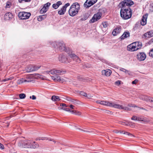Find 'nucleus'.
<instances>
[{
	"label": "nucleus",
	"instance_id": "nucleus-14",
	"mask_svg": "<svg viewBox=\"0 0 153 153\" xmlns=\"http://www.w3.org/2000/svg\"><path fill=\"white\" fill-rule=\"evenodd\" d=\"M70 8H72L74 10H77L78 11L80 9L79 4L77 2L73 3Z\"/></svg>",
	"mask_w": 153,
	"mask_h": 153
},
{
	"label": "nucleus",
	"instance_id": "nucleus-6",
	"mask_svg": "<svg viewBox=\"0 0 153 153\" xmlns=\"http://www.w3.org/2000/svg\"><path fill=\"white\" fill-rule=\"evenodd\" d=\"M96 102L102 105L108 106L110 107H112L114 108V105H115V104L114 103L108 101H101L99 100L96 101Z\"/></svg>",
	"mask_w": 153,
	"mask_h": 153
},
{
	"label": "nucleus",
	"instance_id": "nucleus-1",
	"mask_svg": "<svg viewBox=\"0 0 153 153\" xmlns=\"http://www.w3.org/2000/svg\"><path fill=\"white\" fill-rule=\"evenodd\" d=\"M49 74L55 75V76H52V79L54 80H61L59 76L57 75H61L65 74L66 72L65 71H63L62 70H56L53 69V70L48 72Z\"/></svg>",
	"mask_w": 153,
	"mask_h": 153
},
{
	"label": "nucleus",
	"instance_id": "nucleus-35",
	"mask_svg": "<svg viewBox=\"0 0 153 153\" xmlns=\"http://www.w3.org/2000/svg\"><path fill=\"white\" fill-rule=\"evenodd\" d=\"M19 98L21 99H23L25 98L26 97V95L23 93L20 94L19 95Z\"/></svg>",
	"mask_w": 153,
	"mask_h": 153
},
{
	"label": "nucleus",
	"instance_id": "nucleus-30",
	"mask_svg": "<svg viewBox=\"0 0 153 153\" xmlns=\"http://www.w3.org/2000/svg\"><path fill=\"white\" fill-rule=\"evenodd\" d=\"M147 33L149 34L148 37H150L153 36V30H152L147 31Z\"/></svg>",
	"mask_w": 153,
	"mask_h": 153
},
{
	"label": "nucleus",
	"instance_id": "nucleus-58",
	"mask_svg": "<svg viewBox=\"0 0 153 153\" xmlns=\"http://www.w3.org/2000/svg\"><path fill=\"white\" fill-rule=\"evenodd\" d=\"M72 99H71V98L69 97H66V100L68 101L71 102V101L72 100Z\"/></svg>",
	"mask_w": 153,
	"mask_h": 153
},
{
	"label": "nucleus",
	"instance_id": "nucleus-23",
	"mask_svg": "<svg viewBox=\"0 0 153 153\" xmlns=\"http://www.w3.org/2000/svg\"><path fill=\"white\" fill-rule=\"evenodd\" d=\"M51 100L54 101H58L60 100L59 96L55 95H53L52 97Z\"/></svg>",
	"mask_w": 153,
	"mask_h": 153
},
{
	"label": "nucleus",
	"instance_id": "nucleus-33",
	"mask_svg": "<svg viewBox=\"0 0 153 153\" xmlns=\"http://www.w3.org/2000/svg\"><path fill=\"white\" fill-rule=\"evenodd\" d=\"M88 18V15L85 14L83 16V17L81 19V20L82 21H85V20H86Z\"/></svg>",
	"mask_w": 153,
	"mask_h": 153
},
{
	"label": "nucleus",
	"instance_id": "nucleus-42",
	"mask_svg": "<svg viewBox=\"0 0 153 153\" xmlns=\"http://www.w3.org/2000/svg\"><path fill=\"white\" fill-rule=\"evenodd\" d=\"M102 25L104 28H106L108 26V23L106 22H104L102 23Z\"/></svg>",
	"mask_w": 153,
	"mask_h": 153
},
{
	"label": "nucleus",
	"instance_id": "nucleus-22",
	"mask_svg": "<svg viewBox=\"0 0 153 153\" xmlns=\"http://www.w3.org/2000/svg\"><path fill=\"white\" fill-rule=\"evenodd\" d=\"M59 61L62 63L66 62L67 61V58L66 56H62L61 57L59 56Z\"/></svg>",
	"mask_w": 153,
	"mask_h": 153
},
{
	"label": "nucleus",
	"instance_id": "nucleus-11",
	"mask_svg": "<svg viewBox=\"0 0 153 153\" xmlns=\"http://www.w3.org/2000/svg\"><path fill=\"white\" fill-rule=\"evenodd\" d=\"M134 43H132L128 45L127 46V49L131 51H137L138 49V48H136V46L134 45Z\"/></svg>",
	"mask_w": 153,
	"mask_h": 153
},
{
	"label": "nucleus",
	"instance_id": "nucleus-12",
	"mask_svg": "<svg viewBox=\"0 0 153 153\" xmlns=\"http://www.w3.org/2000/svg\"><path fill=\"white\" fill-rule=\"evenodd\" d=\"M69 56L71 58L73 59L74 61H75L77 63H79L80 60L79 58L76 55L73 53L69 54Z\"/></svg>",
	"mask_w": 153,
	"mask_h": 153
},
{
	"label": "nucleus",
	"instance_id": "nucleus-63",
	"mask_svg": "<svg viewBox=\"0 0 153 153\" xmlns=\"http://www.w3.org/2000/svg\"><path fill=\"white\" fill-rule=\"evenodd\" d=\"M61 106H62L63 107H67V106L66 104H64V103H62V104H61Z\"/></svg>",
	"mask_w": 153,
	"mask_h": 153
},
{
	"label": "nucleus",
	"instance_id": "nucleus-5",
	"mask_svg": "<svg viewBox=\"0 0 153 153\" xmlns=\"http://www.w3.org/2000/svg\"><path fill=\"white\" fill-rule=\"evenodd\" d=\"M31 15L30 13L25 12H20L19 13L18 16L21 19H28Z\"/></svg>",
	"mask_w": 153,
	"mask_h": 153
},
{
	"label": "nucleus",
	"instance_id": "nucleus-43",
	"mask_svg": "<svg viewBox=\"0 0 153 153\" xmlns=\"http://www.w3.org/2000/svg\"><path fill=\"white\" fill-rule=\"evenodd\" d=\"M147 97L146 99H148V100L150 102H153V98H151L150 97Z\"/></svg>",
	"mask_w": 153,
	"mask_h": 153
},
{
	"label": "nucleus",
	"instance_id": "nucleus-20",
	"mask_svg": "<svg viewBox=\"0 0 153 153\" xmlns=\"http://www.w3.org/2000/svg\"><path fill=\"white\" fill-rule=\"evenodd\" d=\"M12 14L10 12H7L6 13L4 16V18L7 20H10L13 17Z\"/></svg>",
	"mask_w": 153,
	"mask_h": 153
},
{
	"label": "nucleus",
	"instance_id": "nucleus-32",
	"mask_svg": "<svg viewBox=\"0 0 153 153\" xmlns=\"http://www.w3.org/2000/svg\"><path fill=\"white\" fill-rule=\"evenodd\" d=\"M120 70L121 71H123V72H124L126 74H128L129 75L130 74L129 73V72L128 70H126L123 68H121L120 69Z\"/></svg>",
	"mask_w": 153,
	"mask_h": 153
},
{
	"label": "nucleus",
	"instance_id": "nucleus-47",
	"mask_svg": "<svg viewBox=\"0 0 153 153\" xmlns=\"http://www.w3.org/2000/svg\"><path fill=\"white\" fill-rule=\"evenodd\" d=\"M52 7L54 9H56L58 8V7L57 6L56 4H53Z\"/></svg>",
	"mask_w": 153,
	"mask_h": 153
},
{
	"label": "nucleus",
	"instance_id": "nucleus-62",
	"mask_svg": "<svg viewBox=\"0 0 153 153\" xmlns=\"http://www.w3.org/2000/svg\"><path fill=\"white\" fill-rule=\"evenodd\" d=\"M49 139H49L47 137H42V138L41 139V140H49Z\"/></svg>",
	"mask_w": 153,
	"mask_h": 153
},
{
	"label": "nucleus",
	"instance_id": "nucleus-17",
	"mask_svg": "<svg viewBox=\"0 0 153 153\" xmlns=\"http://www.w3.org/2000/svg\"><path fill=\"white\" fill-rule=\"evenodd\" d=\"M121 27L120 26L117 27L115 29L112 33L113 35L115 36L117 35L118 33H120L121 30Z\"/></svg>",
	"mask_w": 153,
	"mask_h": 153
},
{
	"label": "nucleus",
	"instance_id": "nucleus-31",
	"mask_svg": "<svg viewBox=\"0 0 153 153\" xmlns=\"http://www.w3.org/2000/svg\"><path fill=\"white\" fill-rule=\"evenodd\" d=\"M101 14L100 13H97L96 14H95L94 16H95V18H96V19H97V21L101 17Z\"/></svg>",
	"mask_w": 153,
	"mask_h": 153
},
{
	"label": "nucleus",
	"instance_id": "nucleus-7",
	"mask_svg": "<svg viewBox=\"0 0 153 153\" xmlns=\"http://www.w3.org/2000/svg\"><path fill=\"white\" fill-rule=\"evenodd\" d=\"M97 0H86L84 4V6L86 8H88L93 5Z\"/></svg>",
	"mask_w": 153,
	"mask_h": 153
},
{
	"label": "nucleus",
	"instance_id": "nucleus-60",
	"mask_svg": "<svg viewBox=\"0 0 153 153\" xmlns=\"http://www.w3.org/2000/svg\"><path fill=\"white\" fill-rule=\"evenodd\" d=\"M143 36L145 37L146 38L147 37H148V36H149V34H148L147 33V32L145 33L143 35Z\"/></svg>",
	"mask_w": 153,
	"mask_h": 153
},
{
	"label": "nucleus",
	"instance_id": "nucleus-41",
	"mask_svg": "<svg viewBox=\"0 0 153 153\" xmlns=\"http://www.w3.org/2000/svg\"><path fill=\"white\" fill-rule=\"evenodd\" d=\"M149 54L150 56L153 57V49L150 51Z\"/></svg>",
	"mask_w": 153,
	"mask_h": 153
},
{
	"label": "nucleus",
	"instance_id": "nucleus-38",
	"mask_svg": "<svg viewBox=\"0 0 153 153\" xmlns=\"http://www.w3.org/2000/svg\"><path fill=\"white\" fill-rule=\"evenodd\" d=\"M19 80H20V81H21L22 83H23L24 82H30V80H27L26 79L24 80L23 78Z\"/></svg>",
	"mask_w": 153,
	"mask_h": 153
},
{
	"label": "nucleus",
	"instance_id": "nucleus-61",
	"mask_svg": "<svg viewBox=\"0 0 153 153\" xmlns=\"http://www.w3.org/2000/svg\"><path fill=\"white\" fill-rule=\"evenodd\" d=\"M30 98H31V96H30ZM32 99H33V100H34L36 99V96H35L34 95H33L32 96Z\"/></svg>",
	"mask_w": 153,
	"mask_h": 153
},
{
	"label": "nucleus",
	"instance_id": "nucleus-40",
	"mask_svg": "<svg viewBox=\"0 0 153 153\" xmlns=\"http://www.w3.org/2000/svg\"><path fill=\"white\" fill-rule=\"evenodd\" d=\"M60 109H63L64 110L66 111H69L71 112V111L68 108H64V107H62L60 108Z\"/></svg>",
	"mask_w": 153,
	"mask_h": 153
},
{
	"label": "nucleus",
	"instance_id": "nucleus-39",
	"mask_svg": "<svg viewBox=\"0 0 153 153\" xmlns=\"http://www.w3.org/2000/svg\"><path fill=\"white\" fill-rule=\"evenodd\" d=\"M51 3L49 2H48L46 4L44 5L43 7H45L47 8L48 9V7L51 5Z\"/></svg>",
	"mask_w": 153,
	"mask_h": 153
},
{
	"label": "nucleus",
	"instance_id": "nucleus-15",
	"mask_svg": "<svg viewBox=\"0 0 153 153\" xmlns=\"http://www.w3.org/2000/svg\"><path fill=\"white\" fill-rule=\"evenodd\" d=\"M79 11L77 10H74L72 8H70L69 10V15L71 16H75L78 13Z\"/></svg>",
	"mask_w": 153,
	"mask_h": 153
},
{
	"label": "nucleus",
	"instance_id": "nucleus-54",
	"mask_svg": "<svg viewBox=\"0 0 153 153\" xmlns=\"http://www.w3.org/2000/svg\"><path fill=\"white\" fill-rule=\"evenodd\" d=\"M49 141H53V142H54L55 143H56V144H58L59 143V142H56L55 141H54L53 139H50Z\"/></svg>",
	"mask_w": 153,
	"mask_h": 153
},
{
	"label": "nucleus",
	"instance_id": "nucleus-59",
	"mask_svg": "<svg viewBox=\"0 0 153 153\" xmlns=\"http://www.w3.org/2000/svg\"><path fill=\"white\" fill-rule=\"evenodd\" d=\"M70 5V4L68 3L66 4L64 6L65 8L66 9V8L68 6Z\"/></svg>",
	"mask_w": 153,
	"mask_h": 153
},
{
	"label": "nucleus",
	"instance_id": "nucleus-46",
	"mask_svg": "<svg viewBox=\"0 0 153 153\" xmlns=\"http://www.w3.org/2000/svg\"><path fill=\"white\" fill-rule=\"evenodd\" d=\"M56 4V5L58 7H59L60 5L62 4V3L61 1H57Z\"/></svg>",
	"mask_w": 153,
	"mask_h": 153
},
{
	"label": "nucleus",
	"instance_id": "nucleus-52",
	"mask_svg": "<svg viewBox=\"0 0 153 153\" xmlns=\"http://www.w3.org/2000/svg\"><path fill=\"white\" fill-rule=\"evenodd\" d=\"M138 81V80L137 79H136L134 81H133L131 83L133 84H136L137 82Z\"/></svg>",
	"mask_w": 153,
	"mask_h": 153
},
{
	"label": "nucleus",
	"instance_id": "nucleus-27",
	"mask_svg": "<svg viewBox=\"0 0 153 153\" xmlns=\"http://www.w3.org/2000/svg\"><path fill=\"white\" fill-rule=\"evenodd\" d=\"M120 133L123 134H127L128 135H130L131 137H134V135L132 134H131L130 133H128L127 132H125L124 131H120Z\"/></svg>",
	"mask_w": 153,
	"mask_h": 153
},
{
	"label": "nucleus",
	"instance_id": "nucleus-16",
	"mask_svg": "<svg viewBox=\"0 0 153 153\" xmlns=\"http://www.w3.org/2000/svg\"><path fill=\"white\" fill-rule=\"evenodd\" d=\"M114 108L120 109H123L125 110H127V111H130L131 110V109H130V108H128V107H123L122 105H120L119 104H115V105H114Z\"/></svg>",
	"mask_w": 153,
	"mask_h": 153
},
{
	"label": "nucleus",
	"instance_id": "nucleus-55",
	"mask_svg": "<svg viewBox=\"0 0 153 153\" xmlns=\"http://www.w3.org/2000/svg\"><path fill=\"white\" fill-rule=\"evenodd\" d=\"M134 45L135 46H136V48H138V44H139V42H134Z\"/></svg>",
	"mask_w": 153,
	"mask_h": 153
},
{
	"label": "nucleus",
	"instance_id": "nucleus-3",
	"mask_svg": "<svg viewBox=\"0 0 153 153\" xmlns=\"http://www.w3.org/2000/svg\"><path fill=\"white\" fill-rule=\"evenodd\" d=\"M51 45L58 51H66L65 45L63 42H54L51 43Z\"/></svg>",
	"mask_w": 153,
	"mask_h": 153
},
{
	"label": "nucleus",
	"instance_id": "nucleus-48",
	"mask_svg": "<svg viewBox=\"0 0 153 153\" xmlns=\"http://www.w3.org/2000/svg\"><path fill=\"white\" fill-rule=\"evenodd\" d=\"M137 117L136 116H133L131 118V119L132 120H137Z\"/></svg>",
	"mask_w": 153,
	"mask_h": 153
},
{
	"label": "nucleus",
	"instance_id": "nucleus-50",
	"mask_svg": "<svg viewBox=\"0 0 153 153\" xmlns=\"http://www.w3.org/2000/svg\"><path fill=\"white\" fill-rule=\"evenodd\" d=\"M10 3L9 2H8L7 3L6 5V7L9 8L10 7Z\"/></svg>",
	"mask_w": 153,
	"mask_h": 153
},
{
	"label": "nucleus",
	"instance_id": "nucleus-44",
	"mask_svg": "<svg viewBox=\"0 0 153 153\" xmlns=\"http://www.w3.org/2000/svg\"><path fill=\"white\" fill-rule=\"evenodd\" d=\"M63 11L60 10L58 11V13L60 15H63L65 13Z\"/></svg>",
	"mask_w": 153,
	"mask_h": 153
},
{
	"label": "nucleus",
	"instance_id": "nucleus-34",
	"mask_svg": "<svg viewBox=\"0 0 153 153\" xmlns=\"http://www.w3.org/2000/svg\"><path fill=\"white\" fill-rule=\"evenodd\" d=\"M73 114H74L76 115H80L81 114V113L80 112L76 111H71Z\"/></svg>",
	"mask_w": 153,
	"mask_h": 153
},
{
	"label": "nucleus",
	"instance_id": "nucleus-8",
	"mask_svg": "<svg viewBox=\"0 0 153 153\" xmlns=\"http://www.w3.org/2000/svg\"><path fill=\"white\" fill-rule=\"evenodd\" d=\"M28 140H20L18 143V146L20 147H23L25 148H27L28 146V144L29 142H28Z\"/></svg>",
	"mask_w": 153,
	"mask_h": 153
},
{
	"label": "nucleus",
	"instance_id": "nucleus-56",
	"mask_svg": "<svg viewBox=\"0 0 153 153\" xmlns=\"http://www.w3.org/2000/svg\"><path fill=\"white\" fill-rule=\"evenodd\" d=\"M61 10L63 11V12H65L66 10V8L64 6L62 7L61 9Z\"/></svg>",
	"mask_w": 153,
	"mask_h": 153
},
{
	"label": "nucleus",
	"instance_id": "nucleus-45",
	"mask_svg": "<svg viewBox=\"0 0 153 153\" xmlns=\"http://www.w3.org/2000/svg\"><path fill=\"white\" fill-rule=\"evenodd\" d=\"M128 106L130 107H137V106H136L135 105L132 104H129L128 105Z\"/></svg>",
	"mask_w": 153,
	"mask_h": 153
},
{
	"label": "nucleus",
	"instance_id": "nucleus-19",
	"mask_svg": "<svg viewBox=\"0 0 153 153\" xmlns=\"http://www.w3.org/2000/svg\"><path fill=\"white\" fill-rule=\"evenodd\" d=\"M130 33L128 32H125L122 36L120 37V38L121 40H123L129 37Z\"/></svg>",
	"mask_w": 153,
	"mask_h": 153
},
{
	"label": "nucleus",
	"instance_id": "nucleus-21",
	"mask_svg": "<svg viewBox=\"0 0 153 153\" xmlns=\"http://www.w3.org/2000/svg\"><path fill=\"white\" fill-rule=\"evenodd\" d=\"M33 65H30L25 68V70L27 72H30L33 71V70H34L33 69Z\"/></svg>",
	"mask_w": 153,
	"mask_h": 153
},
{
	"label": "nucleus",
	"instance_id": "nucleus-57",
	"mask_svg": "<svg viewBox=\"0 0 153 153\" xmlns=\"http://www.w3.org/2000/svg\"><path fill=\"white\" fill-rule=\"evenodd\" d=\"M0 149H4V145L1 143H0Z\"/></svg>",
	"mask_w": 153,
	"mask_h": 153
},
{
	"label": "nucleus",
	"instance_id": "nucleus-13",
	"mask_svg": "<svg viewBox=\"0 0 153 153\" xmlns=\"http://www.w3.org/2000/svg\"><path fill=\"white\" fill-rule=\"evenodd\" d=\"M147 14H145L143 16L140 22L141 24L142 25L144 26L146 25L147 22Z\"/></svg>",
	"mask_w": 153,
	"mask_h": 153
},
{
	"label": "nucleus",
	"instance_id": "nucleus-37",
	"mask_svg": "<svg viewBox=\"0 0 153 153\" xmlns=\"http://www.w3.org/2000/svg\"><path fill=\"white\" fill-rule=\"evenodd\" d=\"M137 120L140 121H145L146 120L143 118L139 117H137Z\"/></svg>",
	"mask_w": 153,
	"mask_h": 153
},
{
	"label": "nucleus",
	"instance_id": "nucleus-51",
	"mask_svg": "<svg viewBox=\"0 0 153 153\" xmlns=\"http://www.w3.org/2000/svg\"><path fill=\"white\" fill-rule=\"evenodd\" d=\"M120 81L117 80L115 82V84L116 85H119L120 84Z\"/></svg>",
	"mask_w": 153,
	"mask_h": 153
},
{
	"label": "nucleus",
	"instance_id": "nucleus-10",
	"mask_svg": "<svg viewBox=\"0 0 153 153\" xmlns=\"http://www.w3.org/2000/svg\"><path fill=\"white\" fill-rule=\"evenodd\" d=\"M146 57V54L143 52H140L137 55V59L140 61L144 60Z\"/></svg>",
	"mask_w": 153,
	"mask_h": 153
},
{
	"label": "nucleus",
	"instance_id": "nucleus-4",
	"mask_svg": "<svg viewBox=\"0 0 153 153\" xmlns=\"http://www.w3.org/2000/svg\"><path fill=\"white\" fill-rule=\"evenodd\" d=\"M134 4L133 2L131 0H124L120 4V7H121V9H127L130 8V6Z\"/></svg>",
	"mask_w": 153,
	"mask_h": 153
},
{
	"label": "nucleus",
	"instance_id": "nucleus-18",
	"mask_svg": "<svg viewBox=\"0 0 153 153\" xmlns=\"http://www.w3.org/2000/svg\"><path fill=\"white\" fill-rule=\"evenodd\" d=\"M102 74L106 76H109L111 74V71L110 70H103L102 71Z\"/></svg>",
	"mask_w": 153,
	"mask_h": 153
},
{
	"label": "nucleus",
	"instance_id": "nucleus-28",
	"mask_svg": "<svg viewBox=\"0 0 153 153\" xmlns=\"http://www.w3.org/2000/svg\"><path fill=\"white\" fill-rule=\"evenodd\" d=\"M96 16H94L90 20L89 22L90 23H93L95 22L96 21H97L96 18H95Z\"/></svg>",
	"mask_w": 153,
	"mask_h": 153
},
{
	"label": "nucleus",
	"instance_id": "nucleus-64",
	"mask_svg": "<svg viewBox=\"0 0 153 153\" xmlns=\"http://www.w3.org/2000/svg\"><path fill=\"white\" fill-rule=\"evenodd\" d=\"M69 107L71 108L72 109H73L74 108V106L72 105H70Z\"/></svg>",
	"mask_w": 153,
	"mask_h": 153
},
{
	"label": "nucleus",
	"instance_id": "nucleus-9",
	"mask_svg": "<svg viewBox=\"0 0 153 153\" xmlns=\"http://www.w3.org/2000/svg\"><path fill=\"white\" fill-rule=\"evenodd\" d=\"M28 142L29 143L28 144L27 148L35 149L39 147L38 145L35 142H33L31 140H28Z\"/></svg>",
	"mask_w": 153,
	"mask_h": 153
},
{
	"label": "nucleus",
	"instance_id": "nucleus-26",
	"mask_svg": "<svg viewBox=\"0 0 153 153\" xmlns=\"http://www.w3.org/2000/svg\"><path fill=\"white\" fill-rule=\"evenodd\" d=\"M48 10V8H46L45 7H43L40 10V12L41 14H43L46 12Z\"/></svg>",
	"mask_w": 153,
	"mask_h": 153
},
{
	"label": "nucleus",
	"instance_id": "nucleus-25",
	"mask_svg": "<svg viewBox=\"0 0 153 153\" xmlns=\"http://www.w3.org/2000/svg\"><path fill=\"white\" fill-rule=\"evenodd\" d=\"M33 76L35 78H39L42 79H44V78L43 76L39 74H35L33 75Z\"/></svg>",
	"mask_w": 153,
	"mask_h": 153
},
{
	"label": "nucleus",
	"instance_id": "nucleus-53",
	"mask_svg": "<svg viewBox=\"0 0 153 153\" xmlns=\"http://www.w3.org/2000/svg\"><path fill=\"white\" fill-rule=\"evenodd\" d=\"M139 44L138 45V48H138V49L142 47V43L141 42H139Z\"/></svg>",
	"mask_w": 153,
	"mask_h": 153
},
{
	"label": "nucleus",
	"instance_id": "nucleus-2",
	"mask_svg": "<svg viewBox=\"0 0 153 153\" xmlns=\"http://www.w3.org/2000/svg\"><path fill=\"white\" fill-rule=\"evenodd\" d=\"M121 17L124 19H127L130 18L132 15V11L130 8H122L120 11Z\"/></svg>",
	"mask_w": 153,
	"mask_h": 153
},
{
	"label": "nucleus",
	"instance_id": "nucleus-36",
	"mask_svg": "<svg viewBox=\"0 0 153 153\" xmlns=\"http://www.w3.org/2000/svg\"><path fill=\"white\" fill-rule=\"evenodd\" d=\"M80 95H83L85 97H86L88 98H89L88 97L87 95V94L83 91H81L80 93Z\"/></svg>",
	"mask_w": 153,
	"mask_h": 153
},
{
	"label": "nucleus",
	"instance_id": "nucleus-29",
	"mask_svg": "<svg viewBox=\"0 0 153 153\" xmlns=\"http://www.w3.org/2000/svg\"><path fill=\"white\" fill-rule=\"evenodd\" d=\"M40 65H33V71H36L39 69L41 67Z\"/></svg>",
	"mask_w": 153,
	"mask_h": 153
},
{
	"label": "nucleus",
	"instance_id": "nucleus-24",
	"mask_svg": "<svg viewBox=\"0 0 153 153\" xmlns=\"http://www.w3.org/2000/svg\"><path fill=\"white\" fill-rule=\"evenodd\" d=\"M46 15H44L41 16H39L38 17V21H41L42 20L45 19L46 17Z\"/></svg>",
	"mask_w": 153,
	"mask_h": 153
},
{
	"label": "nucleus",
	"instance_id": "nucleus-49",
	"mask_svg": "<svg viewBox=\"0 0 153 153\" xmlns=\"http://www.w3.org/2000/svg\"><path fill=\"white\" fill-rule=\"evenodd\" d=\"M71 102H72L73 104H78V103L77 102H76V101L74 99H72V100L71 101Z\"/></svg>",
	"mask_w": 153,
	"mask_h": 153
}]
</instances>
